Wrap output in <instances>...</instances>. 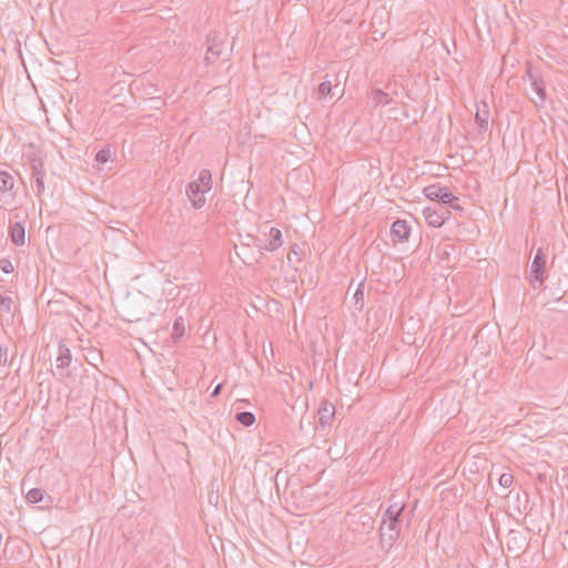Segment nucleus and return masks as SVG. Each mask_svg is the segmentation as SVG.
Instances as JSON below:
<instances>
[{
	"mask_svg": "<svg viewBox=\"0 0 568 568\" xmlns=\"http://www.w3.org/2000/svg\"><path fill=\"white\" fill-rule=\"evenodd\" d=\"M26 229L22 222H16L10 225V237L13 244L23 245Z\"/></svg>",
	"mask_w": 568,
	"mask_h": 568,
	"instance_id": "4468645a",
	"label": "nucleus"
},
{
	"mask_svg": "<svg viewBox=\"0 0 568 568\" xmlns=\"http://www.w3.org/2000/svg\"><path fill=\"white\" fill-rule=\"evenodd\" d=\"M424 216L428 225L440 227L450 216L448 207L437 204L436 207H426Z\"/></svg>",
	"mask_w": 568,
	"mask_h": 568,
	"instance_id": "6e6552de",
	"label": "nucleus"
},
{
	"mask_svg": "<svg viewBox=\"0 0 568 568\" xmlns=\"http://www.w3.org/2000/svg\"><path fill=\"white\" fill-rule=\"evenodd\" d=\"M488 120H489V108L486 102H480L477 104V110L475 114V121L479 125V128L484 131L488 129Z\"/></svg>",
	"mask_w": 568,
	"mask_h": 568,
	"instance_id": "ddd939ff",
	"label": "nucleus"
},
{
	"mask_svg": "<svg viewBox=\"0 0 568 568\" xmlns=\"http://www.w3.org/2000/svg\"><path fill=\"white\" fill-rule=\"evenodd\" d=\"M410 229L405 220H396L390 229L393 242H405L408 240Z\"/></svg>",
	"mask_w": 568,
	"mask_h": 568,
	"instance_id": "9b49d317",
	"label": "nucleus"
},
{
	"mask_svg": "<svg viewBox=\"0 0 568 568\" xmlns=\"http://www.w3.org/2000/svg\"><path fill=\"white\" fill-rule=\"evenodd\" d=\"M404 509L405 504L394 503L389 505L383 515L379 527V538L381 547L386 551H389L395 541L399 538Z\"/></svg>",
	"mask_w": 568,
	"mask_h": 568,
	"instance_id": "f257e3e1",
	"label": "nucleus"
},
{
	"mask_svg": "<svg viewBox=\"0 0 568 568\" xmlns=\"http://www.w3.org/2000/svg\"><path fill=\"white\" fill-rule=\"evenodd\" d=\"M372 98H373V101L376 104H381V105H386V104H388L392 101L389 94L384 92L381 89L373 90V97Z\"/></svg>",
	"mask_w": 568,
	"mask_h": 568,
	"instance_id": "f3484780",
	"label": "nucleus"
},
{
	"mask_svg": "<svg viewBox=\"0 0 568 568\" xmlns=\"http://www.w3.org/2000/svg\"><path fill=\"white\" fill-rule=\"evenodd\" d=\"M222 387H223L222 383L217 384L214 387V389L212 390V393L210 394V397H216L221 393Z\"/></svg>",
	"mask_w": 568,
	"mask_h": 568,
	"instance_id": "c85d7f7f",
	"label": "nucleus"
},
{
	"mask_svg": "<svg viewBox=\"0 0 568 568\" xmlns=\"http://www.w3.org/2000/svg\"><path fill=\"white\" fill-rule=\"evenodd\" d=\"M34 179V183H36V191H37V194L40 195L44 192V176H37V178H33Z\"/></svg>",
	"mask_w": 568,
	"mask_h": 568,
	"instance_id": "cd10ccee",
	"label": "nucleus"
},
{
	"mask_svg": "<svg viewBox=\"0 0 568 568\" xmlns=\"http://www.w3.org/2000/svg\"><path fill=\"white\" fill-rule=\"evenodd\" d=\"M561 481L568 488V469H564V474L561 476Z\"/></svg>",
	"mask_w": 568,
	"mask_h": 568,
	"instance_id": "c756f323",
	"label": "nucleus"
},
{
	"mask_svg": "<svg viewBox=\"0 0 568 568\" xmlns=\"http://www.w3.org/2000/svg\"><path fill=\"white\" fill-rule=\"evenodd\" d=\"M185 333V322L182 316L175 318L173 323L172 338H181Z\"/></svg>",
	"mask_w": 568,
	"mask_h": 568,
	"instance_id": "dca6fc26",
	"label": "nucleus"
},
{
	"mask_svg": "<svg viewBox=\"0 0 568 568\" xmlns=\"http://www.w3.org/2000/svg\"><path fill=\"white\" fill-rule=\"evenodd\" d=\"M212 189V174L209 170H202L199 178L186 186V195L195 209H202L205 205V193Z\"/></svg>",
	"mask_w": 568,
	"mask_h": 568,
	"instance_id": "f03ea898",
	"label": "nucleus"
},
{
	"mask_svg": "<svg viewBox=\"0 0 568 568\" xmlns=\"http://www.w3.org/2000/svg\"><path fill=\"white\" fill-rule=\"evenodd\" d=\"M14 185L13 176L8 172H0V192L10 191Z\"/></svg>",
	"mask_w": 568,
	"mask_h": 568,
	"instance_id": "2eb2a0df",
	"label": "nucleus"
},
{
	"mask_svg": "<svg viewBox=\"0 0 568 568\" xmlns=\"http://www.w3.org/2000/svg\"><path fill=\"white\" fill-rule=\"evenodd\" d=\"M545 265H546V256L542 252V248L539 247L535 254V257L531 263L530 276L537 282L542 283L545 277Z\"/></svg>",
	"mask_w": 568,
	"mask_h": 568,
	"instance_id": "1a4fd4ad",
	"label": "nucleus"
},
{
	"mask_svg": "<svg viewBox=\"0 0 568 568\" xmlns=\"http://www.w3.org/2000/svg\"><path fill=\"white\" fill-rule=\"evenodd\" d=\"M317 415L318 424L325 427L332 423L335 416V406L327 400H323L318 407Z\"/></svg>",
	"mask_w": 568,
	"mask_h": 568,
	"instance_id": "f8f14e48",
	"label": "nucleus"
},
{
	"mask_svg": "<svg viewBox=\"0 0 568 568\" xmlns=\"http://www.w3.org/2000/svg\"><path fill=\"white\" fill-rule=\"evenodd\" d=\"M291 254H293V255H297V251H296L295 246H293V247L291 248V252L287 254V260H288L290 262L292 261Z\"/></svg>",
	"mask_w": 568,
	"mask_h": 568,
	"instance_id": "7c9ffc66",
	"label": "nucleus"
},
{
	"mask_svg": "<svg viewBox=\"0 0 568 568\" xmlns=\"http://www.w3.org/2000/svg\"><path fill=\"white\" fill-rule=\"evenodd\" d=\"M30 165L32 171V178L44 176L43 163L40 159H31Z\"/></svg>",
	"mask_w": 568,
	"mask_h": 568,
	"instance_id": "6ab92c4d",
	"label": "nucleus"
},
{
	"mask_svg": "<svg viewBox=\"0 0 568 568\" xmlns=\"http://www.w3.org/2000/svg\"><path fill=\"white\" fill-rule=\"evenodd\" d=\"M235 419L244 426H251L255 422V416L251 412H240L235 415Z\"/></svg>",
	"mask_w": 568,
	"mask_h": 568,
	"instance_id": "a211bd4d",
	"label": "nucleus"
},
{
	"mask_svg": "<svg viewBox=\"0 0 568 568\" xmlns=\"http://www.w3.org/2000/svg\"><path fill=\"white\" fill-rule=\"evenodd\" d=\"M12 300L9 296L0 295V306L6 313H11Z\"/></svg>",
	"mask_w": 568,
	"mask_h": 568,
	"instance_id": "393cba45",
	"label": "nucleus"
},
{
	"mask_svg": "<svg viewBox=\"0 0 568 568\" xmlns=\"http://www.w3.org/2000/svg\"><path fill=\"white\" fill-rule=\"evenodd\" d=\"M111 158L110 149H102L95 155V161L100 164L106 163Z\"/></svg>",
	"mask_w": 568,
	"mask_h": 568,
	"instance_id": "5701e85b",
	"label": "nucleus"
},
{
	"mask_svg": "<svg viewBox=\"0 0 568 568\" xmlns=\"http://www.w3.org/2000/svg\"><path fill=\"white\" fill-rule=\"evenodd\" d=\"M268 240L266 242L262 241V252H274L280 248L283 244L282 232L277 227L271 226L268 229Z\"/></svg>",
	"mask_w": 568,
	"mask_h": 568,
	"instance_id": "9d476101",
	"label": "nucleus"
},
{
	"mask_svg": "<svg viewBox=\"0 0 568 568\" xmlns=\"http://www.w3.org/2000/svg\"><path fill=\"white\" fill-rule=\"evenodd\" d=\"M424 194L429 200L437 201L440 205L447 204L448 207H452L453 210L463 211V207L459 205V199L448 192L446 187L432 184L424 189Z\"/></svg>",
	"mask_w": 568,
	"mask_h": 568,
	"instance_id": "39448f33",
	"label": "nucleus"
},
{
	"mask_svg": "<svg viewBox=\"0 0 568 568\" xmlns=\"http://www.w3.org/2000/svg\"><path fill=\"white\" fill-rule=\"evenodd\" d=\"M71 361L72 355L70 349L64 344H59L57 365L53 375L61 381L73 377L72 372L69 369Z\"/></svg>",
	"mask_w": 568,
	"mask_h": 568,
	"instance_id": "0eeeda50",
	"label": "nucleus"
},
{
	"mask_svg": "<svg viewBox=\"0 0 568 568\" xmlns=\"http://www.w3.org/2000/svg\"><path fill=\"white\" fill-rule=\"evenodd\" d=\"M524 79L529 80L531 93L536 95L529 97L531 102L536 105V108H542L547 99L545 82L542 81L540 74L532 69L530 63H527L526 65Z\"/></svg>",
	"mask_w": 568,
	"mask_h": 568,
	"instance_id": "20e7f679",
	"label": "nucleus"
},
{
	"mask_svg": "<svg viewBox=\"0 0 568 568\" xmlns=\"http://www.w3.org/2000/svg\"><path fill=\"white\" fill-rule=\"evenodd\" d=\"M236 255L246 264L260 263L264 256L262 252V240L257 236L247 234L242 241L241 246H235Z\"/></svg>",
	"mask_w": 568,
	"mask_h": 568,
	"instance_id": "7ed1b4c3",
	"label": "nucleus"
},
{
	"mask_svg": "<svg viewBox=\"0 0 568 568\" xmlns=\"http://www.w3.org/2000/svg\"><path fill=\"white\" fill-rule=\"evenodd\" d=\"M0 268L4 272V273H12L13 272V265L11 263L10 260L8 258H1L0 260Z\"/></svg>",
	"mask_w": 568,
	"mask_h": 568,
	"instance_id": "a878e982",
	"label": "nucleus"
},
{
	"mask_svg": "<svg viewBox=\"0 0 568 568\" xmlns=\"http://www.w3.org/2000/svg\"><path fill=\"white\" fill-rule=\"evenodd\" d=\"M332 83L331 81H324L318 85V97L326 98L332 94Z\"/></svg>",
	"mask_w": 568,
	"mask_h": 568,
	"instance_id": "4be33fe9",
	"label": "nucleus"
},
{
	"mask_svg": "<svg viewBox=\"0 0 568 568\" xmlns=\"http://www.w3.org/2000/svg\"><path fill=\"white\" fill-rule=\"evenodd\" d=\"M207 52L205 55V62L214 63L217 61L224 53L226 34L217 31H211L207 34Z\"/></svg>",
	"mask_w": 568,
	"mask_h": 568,
	"instance_id": "423d86ee",
	"label": "nucleus"
},
{
	"mask_svg": "<svg viewBox=\"0 0 568 568\" xmlns=\"http://www.w3.org/2000/svg\"><path fill=\"white\" fill-rule=\"evenodd\" d=\"M8 363H9L8 346L0 344V364L7 365Z\"/></svg>",
	"mask_w": 568,
	"mask_h": 568,
	"instance_id": "bb28decb",
	"label": "nucleus"
},
{
	"mask_svg": "<svg viewBox=\"0 0 568 568\" xmlns=\"http://www.w3.org/2000/svg\"><path fill=\"white\" fill-rule=\"evenodd\" d=\"M44 491L39 488H32L27 493V500L31 504H37L43 499Z\"/></svg>",
	"mask_w": 568,
	"mask_h": 568,
	"instance_id": "aec40b11",
	"label": "nucleus"
},
{
	"mask_svg": "<svg viewBox=\"0 0 568 568\" xmlns=\"http://www.w3.org/2000/svg\"><path fill=\"white\" fill-rule=\"evenodd\" d=\"M355 305L358 310L363 308L364 305V283H359L354 294Z\"/></svg>",
	"mask_w": 568,
	"mask_h": 568,
	"instance_id": "412c9836",
	"label": "nucleus"
},
{
	"mask_svg": "<svg viewBox=\"0 0 568 568\" xmlns=\"http://www.w3.org/2000/svg\"><path fill=\"white\" fill-rule=\"evenodd\" d=\"M514 483V476L508 473H504L499 477V485L504 488H509Z\"/></svg>",
	"mask_w": 568,
	"mask_h": 568,
	"instance_id": "b1692460",
	"label": "nucleus"
}]
</instances>
